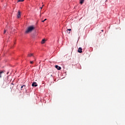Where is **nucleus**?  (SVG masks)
Listing matches in <instances>:
<instances>
[{
	"mask_svg": "<svg viewBox=\"0 0 125 125\" xmlns=\"http://www.w3.org/2000/svg\"><path fill=\"white\" fill-rule=\"evenodd\" d=\"M34 30H35V26H34V25L30 26L26 28L24 34L25 35H27V34H30V33H32V31H34Z\"/></svg>",
	"mask_w": 125,
	"mask_h": 125,
	"instance_id": "nucleus-1",
	"label": "nucleus"
},
{
	"mask_svg": "<svg viewBox=\"0 0 125 125\" xmlns=\"http://www.w3.org/2000/svg\"><path fill=\"white\" fill-rule=\"evenodd\" d=\"M32 86L37 87V86H38V84L37 83L34 82V83L32 84Z\"/></svg>",
	"mask_w": 125,
	"mask_h": 125,
	"instance_id": "nucleus-2",
	"label": "nucleus"
},
{
	"mask_svg": "<svg viewBox=\"0 0 125 125\" xmlns=\"http://www.w3.org/2000/svg\"><path fill=\"white\" fill-rule=\"evenodd\" d=\"M20 16H21V12H20V11H19L17 15L18 18H20Z\"/></svg>",
	"mask_w": 125,
	"mask_h": 125,
	"instance_id": "nucleus-3",
	"label": "nucleus"
},
{
	"mask_svg": "<svg viewBox=\"0 0 125 125\" xmlns=\"http://www.w3.org/2000/svg\"><path fill=\"white\" fill-rule=\"evenodd\" d=\"M78 52L79 53H82V52H83V49L82 48V47H80L78 49Z\"/></svg>",
	"mask_w": 125,
	"mask_h": 125,
	"instance_id": "nucleus-4",
	"label": "nucleus"
},
{
	"mask_svg": "<svg viewBox=\"0 0 125 125\" xmlns=\"http://www.w3.org/2000/svg\"><path fill=\"white\" fill-rule=\"evenodd\" d=\"M26 88V85H23L21 86V90H24Z\"/></svg>",
	"mask_w": 125,
	"mask_h": 125,
	"instance_id": "nucleus-5",
	"label": "nucleus"
},
{
	"mask_svg": "<svg viewBox=\"0 0 125 125\" xmlns=\"http://www.w3.org/2000/svg\"><path fill=\"white\" fill-rule=\"evenodd\" d=\"M55 68L57 69V70H61V67L58 66V65H55Z\"/></svg>",
	"mask_w": 125,
	"mask_h": 125,
	"instance_id": "nucleus-6",
	"label": "nucleus"
},
{
	"mask_svg": "<svg viewBox=\"0 0 125 125\" xmlns=\"http://www.w3.org/2000/svg\"><path fill=\"white\" fill-rule=\"evenodd\" d=\"M71 31H72L71 29H68L66 30L67 33H68V34H70V32Z\"/></svg>",
	"mask_w": 125,
	"mask_h": 125,
	"instance_id": "nucleus-7",
	"label": "nucleus"
},
{
	"mask_svg": "<svg viewBox=\"0 0 125 125\" xmlns=\"http://www.w3.org/2000/svg\"><path fill=\"white\" fill-rule=\"evenodd\" d=\"M45 43V39H43L42 42H41V43H42V44H43V43Z\"/></svg>",
	"mask_w": 125,
	"mask_h": 125,
	"instance_id": "nucleus-8",
	"label": "nucleus"
},
{
	"mask_svg": "<svg viewBox=\"0 0 125 125\" xmlns=\"http://www.w3.org/2000/svg\"><path fill=\"white\" fill-rule=\"evenodd\" d=\"M80 4H83V2H84V0H80Z\"/></svg>",
	"mask_w": 125,
	"mask_h": 125,
	"instance_id": "nucleus-9",
	"label": "nucleus"
},
{
	"mask_svg": "<svg viewBox=\"0 0 125 125\" xmlns=\"http://www.w3.org/2000/svg\"><path fill=\"white\" fill-rule=\"evenodd\" d=\"M3 73V71H0V78H1V75H2Z\"/></svg>",
	"mask_w": 125,
	"mask_h": 125,
	"instance_id": "nucleus-10",
	"label": "nucleus"
},
{
	"mask_svg": "<svg viewBox=\"0 0 125 125\" xmlns=\"http://www.w3.org/2000/svg\"><path fill=\"white\" fill-rule=\"evenodd\" d=\"M33 54H29L28 55V57H31V56H33Z\"/></svg>",
	"mask_w": 125,
	"mask_h": 125,
	"instance_id": "nucleus-11",
	"label": "nucleus"
},
{
	"mask_svg": "<svg viewBox=\"0 0 125 125\" xmlns=\"http://www.w3.org/2000/svg\"><path fill=\"white\" fill-rule=\"evenodd\" d=\"M20 1H24V0H18V2H19Z\"/></svg>",
	"mask_w": 125,
	"mask_h": 125,
	"instance_id": "nucleus-12",
	"label": "nucleus"
},
{
	"mask_svg": "<svg viewBox=\"0 0 125 125\" xmlns=\"http://www.w3.org/2000/svg\"><path fill=\"white\" fill-rule=\"evenodd\" d=\"M34 63V62L33 61H30V63L31 64H33Z\"/></svg>",
	"mask_w": 125,
	"mask_h": 125,
	"instance_id": "nucleus-13",
	"label": "nucleus"
},
{
	"mask_svg": "<svg viewBox=\"0 0 125 125\" xmlns=\"http://www.w3.org/2000/svg\"><path fill=\"white\" fill-rule=\"evenodd\" d=\"M5 33H6V30H4V34H5Z\"/></svg>",
	"mask_w": 125,
	"mask_h": 125,
	"instance_id": "nucleus-14",
	"label": "nucleus"
},
{
	"mask_svg": "<svg viewBox=\"0 0 125 125\" xmlns=\"http://www.w3.org/2000/svg\"><path fill=\"white\" fill-rule=\"evenodd\" d=\"M44 21H46V19H44Z\"/></svg>",
	"mask_w": 125,
	"mask_h": 125,
	"instance_id": "nucleus-15",
	"label": "nucleus"
},
{
	"mask_svg": "<svg viewBox=\"0 0 125 125\" xmlns=\"http://www.w3.org/2000/svg\"><path fill=\"white\" fill-rule=\"evenodd\" d=\"M42 22H44V20L42 21Z\"/></svg>",
	"mask_w": 125,
	"mask_h": 125,
	"instance_id": "nucleus-16",
	"label": "nucleus"
},
{
	"mask_svg": "<svg viewBox=\"0 0 125 125\" xmlns=\"http://www.w3.org/2000/svg\"><path fill=\"white\" fill-rule=\"evenodd\" d=\"M40 8H41V9H42V7H40Z\"/></svg>",
	"mask_w": 125,
	"mask_h": 125,
	"instance_id": "nucleus-17",
	"label": "nucleus"
},
{
	"mask_svg": "<svg viewBox=\"0 0 125 125\" xmlns=\"http://www.w3.org/2000/svg\"><path fill=\"white\" fill-rule=\"evenodd\" d=\"M44 6V5H42V6Z\"/></svg>",
	"mask_w": 125,
	"mask_h": 125,
	"instance_id": "nucleus-18",
	"label": "nucleus"
},
{
	"mask_svg": "<svg viewBox=\"0 0 125 125\" xmlns=\"http://www.w3.org/2000/svg\"><path fill=\"white\" fill-rule=\"evenodd\" d=\"M102 32H103V30H102Z\"/></svg>",
	"mask_w": 125,
	"mask_h": 125,
	"instance_id": "nucleus-19",
	"label": "nucleus"
},
{
	"mask_svg": "<svg viewBox=\"0 0 125 125\" xmlns=\"http://www.w3.org/2000/svg\"><path fill=\"white\" fill-rule=\"evenodd\" d=\"M12 84H13V83H12Z\"/></svg>",
	"mask_w": 125,
	"mask_h": 125,
	"instance_id": "nucleus-20",
	"label": "nucleus"
}]
</instances>
